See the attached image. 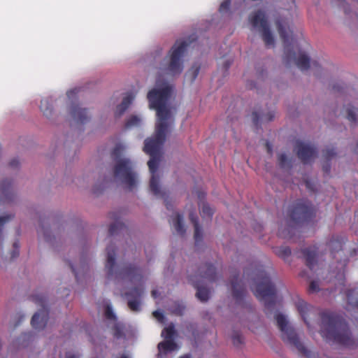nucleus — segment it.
<instances>
[{"instance_id":"nucleus-20","label":"nucleus","mask_w":358,"mask_h":358,"mask_svg":"<svg viewBox=\"0 0 358 358\" xmlns=\"http://www.w3.org/2000/svg\"><path fill=\"white\" fill-rule=\"evenodd\" d=\"M178 349V346L176 343L172 339H166L164 341H162L158 344V350L159 353H160L162 356L164 353H166L167 352L174 351Z\"/></svg>"},{"instance_id":"nucleus-10","label":"nucleus","mask_w":358,"mask_h":358,"mask_svg":"<svg viewBox=\"0 0 358 358\" xmlns=\"http://www.w3.org/2000/svg\"><path fill=\"white\" fill-rule=\"evenodd\" d=\"M315 213V209L309 201H300L290 209L289 217L293 222L299 224L311 219Z\"/></svg>"},{"instance_id":"nucleus-53","label":"nucleus","mask_w":358,"mask_h":358,"mask_svg":"<svg viewBox=\"0 0 358 358\" xmlns=\"http://www.w3.org/2000/svg\"><path fill=\"white\" fill-rule=\"evenodd\" d=\"M18 254H19L18 250H14L13 252V253H12V257H11L12 258H15V257H16L18 255Z\"/></svg>"},{"instance_id":"nucleus-60","label":"nucleus","mask_w":358,"mask_h":358,"mask_svg":"<svg viewBox=\"0 0 358 358\" xmlns=\"http://www.w3.org/2000/svg\"><path fill=\"white\" fill-rule=\"evenodd\" d=\"M13 245H14L15 248H17V245L16 243H15Z\"/></svg>"},{"instance_id":"nucleus-61","label":"nucleus","mask_w":358,"mask_h":358,"mask_svg":"<svg viewBox=\"0 0 358 358\" xmlns=\"http://www.w3.org/2000/svg\"><path fill=\"white\" fill-rule=\"evenodd\" d=\"M306 186L309 187V183L308 182H306Z\"/></svg>"},{"instance_id":"nucleus-11","label":"nucleus","mask_w":358,"mask_h":358,"mask_svg":"<svg viewBox=\"0 0 358 358\" xmlns=\"http://www.w3.org/2000/svg\"><path fill=\"white\" fill-rule=\"evenodd\" d=\"M32 300L36 303L39 304L42 309L33 315L31 321V325L35 329H43L45 327L48 319V311L45 308V299L43 296L34 295L32 296Z\"/></svg>"},{"instance_id":"nucleus-47","label":"nucleus","mask_w":358,"mask_h":358,"mask_svg":"<svg viewBox=\"0 0 358 358\" xmlns=\"http://www.w3.org/2000/svg\"><path fill=\"white\" fill-rule=\"evenodd\" d=\"M117 224L114 223V224H112L110 226V228H109V234L110 235H113L115 231H116V227H117Z\"/></svg>"},{"instance_id":"nucleus-14","label":"nucleus","mask_w":358,"mask_h":358,"mask_svg":"<svg viewBox=\"0 0 358 358\" xmlns=\"http://www.w3.org/2000/svg\"><path fill=\"white\" fill-rule=\"evenodd\" d=\"M143 293V289L141 287H134L129 292L124 294L127 299V304L131 310L138 312L141 310L140 298Z\"/></svg>"},{"instance_id":"nucleus-7","label":"nucleus","mask_w":358,"mask_h":358,"mask_svg":"<svg viewBox=\"0 0 358 358\" xmlns=\"http://www.w3.org/2000/svg\"><path fill=\"white\" fill-rule=\"evenodd\" d=\"M215 275V267L212 264H206L199 268L198 274L190 278L192 284L197 290L196 296L201 301L206 302L210 297L209 290L203 287L202 284L205 280L215 281L216 280Z\"/></svg>"},{"instance_id":"nucleus-35","label":"nucleus","mask_w":358,"mask_h":358,"mask_svg":"<svg viewBox=\"0 0 358 358\" xmlns=\"http://www.w3.org/2000/svg\"><path fill=\"white\" fill-rule=\"evenodd\" d=\"M275 252L278 256H280L282 257H288L291 254V250L288 247L283 246V247H280V248H275Z\"/></svg>"},{"instance_id":"nucleus-41","label":"nucleus","mask_w":358,"mask_h":358,"mask_svg":"<svg viewBox=\"0 0 358 358\" xmlns=\"http://www.w3.org/2000/svg\"><path fill=\"white\" fill-rule=\"evenodd\" d=\"M347 87L343 81H337L333 83L332 90H345Z\"/></svg>"},{"instance_id":"nucleus-50","label":"nucleus","mask_w":358,"mask_h":358,"mask_svg":"<svg viewBox=\"0 0 358 358\" xmlns=\"http://www.w3.org/2000/svg\"><path fill=\"white\" fill-rule=\"evenodd\" d=\"M323 171L326 173H329V171H330V166L329 164H327V165H324L323 166Z\"/></svg>"},{"instance_id":"nucleus-55","label":"nucleus","mask_w":358,"mask_h":358,"mask_svg":"<svg viewBox=\"0 0 358 358\" xmlns=\"http://www.w3.org/2000/svg\"><path fill=\"white\" fill-rule=\"evenodd\" d=\"M69 266H70V267L71 268L72 271L74 273L76 278H77V277H78V273H77V272L75 271V269H74L73 266L71 264H69Z\"/></svg>"},{"instance_id":"nucleus-58","label":"nucleus","mask_w":358,"mask_h":358,"mask_svg":"<svg viewBox=\"0 0 358 358\" xmlns=\"http://www.w3.org/2000/svg\"><path fill=\"white\" fill-rule=\"evenodd\" d=\"M120 358H129L127 355H123Z\"/></svg>"},{"instance_id":"nucleus-21","label":"nucleus","mask_w":358,"mask_h":358,"mask_svg":"<svg viewBox=\"0 0 358 358\" xmlns=\"http://www.w3.org/2000/svg\"><path fill=\"white\" fill-rule=\"evenodd\" d=\"M40 109L43 115L47 118L50 119L53 115V107L52 101L49 99H44L41 100Z\"/></svg>"},{"instance_id":"nucleus-28","label":"nucleus","mask_w":358,"mask_h":358,"mask_svg":"<svg viewBox=\"0 0 358 358\" xmlns=\"http://www.w3.org/2000/svg\"><path fill=\"white\" fill-rule=\"evenodd\" d=\"M125 149H126L125 145H124L122 143H117L115 145V147L114 148V149L112 152V155H113V158L115 159V162L118 159H123L122 157H121V156H122V153L124 152V151L125 150Z\"/></svg>"},{"instance_id":"nucleus-43","label":"nucleus","mask_w":358,"mask_h":358,"mask_svg":"<svg viewBox=\"0 0 358 358\" xmlns=\"http://www.w3.org/2000/svg\"><path fill=\"white\" fill-rule=\"evenodd\" d=\"M153 315L160 322H162L164 319L163 313L162 312H160L159 310L154 311Z\"/></svg>"},{"instance_id":"nucleus-54","label":"nucleus","mask_w":358,"mask_h":358,"mask_svg":"<svg viewBox=\"0 0 358 358\" xmlns=\"http://www.w3.org/2000/svg\"><path fill=\"white\" fill-rule=\"evenodd\" d=\"M266 147H267L268 152L269 153H271L272 151V148H271V145L269 144V143H266Z\"/></svg>"},{"instance_id":"nucleus-38","label":"nucleus","mask_w":358,"mask_h":358,"mask_svg":"<svg viewBox=\"0 0 358 358\" xmlns=\"http://www.w3.org/2000/svg\"><path fill=\"white\" fill-rule=\"evenodd\" d=\"M336 155V152L334 148H327L324 151V157L329 161Z\"/></svg>"},{"instance_id":"nucleus-5","label":"nucleus","mask_w":358,"mask_h":358,"mask_svg":"<svg viewBox=\"0 0 358 358\" xmlns=\"http://www.w3.org/2000/svg\"><path fill=\"white\" fill-rule=\"evenodd\" d=\"M113 176L115 181L121 183L129 191L134 190L138 185V174L129 158L118 159L115 162Z\"/></svg>"},{"instance_id":"nucleus-4","label":"nucleus","mask_w":358,"mask_h":358,"mask_svg":"<svg viewBox=\"0 0 358 358\" xmlns=\"http://www.w3.org/2000/svg\"><path fill=\"white\" fill-rule=\"evenodd\" d=\"M189 43L185 41H177L169 52V62L166 66L160 68L155 78V87L152 90H173L169 79L180 74L183 69L182 57Z\"/></svg>"},{"instance_id":"nucleus-40","label":"nucleus","mask_w":358,"mask_h":358,"mask_svg":"<svg viewBox=\"0 0 358 358\" xmlns=\"http://www.w3.org/2000/svg\"><path fill=\"white\" fill-rule=\"evenodd\" d=\"M320 289L318 282L317 281H312L309 285V292H317Z\"/></svg>"},{"instance_id":"nucleus-48","label":"nucleus","mask_w":358,"mask_h":358,"mask_svg":"<svg viewBox=\"0 0 358 358\" xmlns=\"http://www.w3.org/2000/svg\"><path fill=\"white\" fill-rule=\"evenodd\" d=\"M66 358H79V356L71 352H68L66 354Z\"/></svg>"},{"instance_id":"nucleus-1","label":"nucleus","mask_w":358,"mask_h":358,"mask_svg":"<svg viewBox=\"0 0 358 358\" xmlns=\"http://www.w3.org/2000/svg\"><path fill=\"white\" fill-rule=\"evenodd\" d=\"M172 92L173 91H149L148 94L150 108L156 110L157 121L154 136L145 141L143 150L150 156L148 162L152 173L150 189L158 196H162L164 194L161 191L156 172L162 157L163 145L174 122L173 110H175V107L173 106Z\"/></svg>"},{"instance_id":"nucleus-27","label":"nucleus","mask_w":358,"mask_h":358,"mask_svg":"<svg viewBox=\"0 0 358 358\" xmlns=\"http://www.w3.org/2000/svg\"><path fill=\"white\" fill-rule=\"evenodd\" d=\"M296 308L300 313L303 321L306 323L307 325H308V322L306 320V312L308 310V304L303 300L299 299L298 301L296 303Z\"/></svg>"},{"instance_id":"nucleus-22","label":"nucleus","mask_w":358,"mask_h":358,"mask_svg":"<svg viewBox=\"0 0 358 358\" xmlns=\"http://www.w3.org/2000/svg\"><path fill=\"white\" fill-rule=\"evenodd\" d=\"M189 220L194 224L195 241L199 242L202 238V230L199 224L198 217L194 212L189 213Z\"/></svg>"},{"instance_id":"nucleus-52","label":"nucleus","mask_w":358,"mask_h":358,"mask_svg":"<svg viewBox=\"0 0 358 358\" xmlns=\"http://www.w3.org/2000/svg\"><path fill=\"white\" fill-rule=\"evenodd\" d=\"M159 295V293L157 290H152V296L155 298L157 297Z\"/></svg>"},{"instance_id":"nucleus-32","label":"nucleus","mask_w":358,"mask_h":358,"mask_svg":"<svg viewBox=\"0 0 358 358\" xmlns=\"http://www.w3.org/2000/svg\"><path fill=\"white\" fill-rule=\"evenodd\" d=\"M201 214L203 217H211L213 214V210L207 203L203 202L200 206Z\"/></svg>"},{"instance_id":"nucleus-8","label":"nucleus","mask_w":358,"mask_h":358,"mask_svg":"<svg viewBox=\"0 0 358 358\" xmlns=\"http://www.w3.org/2000/svg\"><path fill=\"white\" fill-rule=\"evenodd\" d=\"M276 321L282 333V339L295 347L299 352L308 357L309 351L301 343L294 329L289 325L285 317L282 314H278L276 315Z\"/></svg>"},{"instance_id":"nucleus-63","label":"nucleus","mask_w":358,"mask_h":358,"mask_svg":"<svg viewBox=\"0 0 358 358\" xmlns=\"http://www.w3.org/2000/svg\"><path fill=\"white\" fill-rule=\"evenodd\" d=\"M357 146H358V144H357Z\"/></svg>"},{"instance_id":"nucleus-62","label":"nucleus","mask_w":358,"mask_h":358,"mask_svg":"<svg viewBox=\"0 0 358 358\" xmlns=\"http://www.w3.org/2000/svg\"><path fill=\"white\" fill-rule=\"evenodd\" d=\"M357 3H358V0H357Z\"/></svg>"},{"instance_id":"nucleus-18","label":"nucleus","mask_w":358,"mask_h":358,"mask_svg":"<svg viewBox=\"0 0 358 358\" xmlns=\"http://www.w3.org/2000/svg\"><path fill=\"white\" fill-rule=\"evenodd\" d=\"M134 99V96L131 94H127L122 99V103L117 106L115 110V116L120 117L123 115V113L127 110V108L131 104L133 100Z\"/></svg>"},{"instance_id":"nucleus-9","label":"nucleus","mask_w":358,"mask_h":358,"mask_svg":"<svg viewBox=\"0 0 358 358\" xmlns=\"http://www.w3.org/2000/svg\"><path fill=\"white\" fill-rule=\"evenodd\" d=\"M249 21L253 28L259 29L262 39L267 47L273 46L274 38L270 30L265 13L258 10L250 14Z\"/></svg>"},{"instance_id":"nucleus-6","label":"nucleus","mask_w":358,"mask_h":358,"mask_svg":"<svg viewBox=\"0 0 358 358\" xmlns=\"http://www.w3.org/2000/svg\"><path fill=\"white\" fill-rule=\"evenodd\" d=\"M251 289L257 298L264 301L266 307L271 308L274 304L275 289L263 271H259L253 279Z\"/></svg>"},{"instance_id":"nucleus-37","label":"nucleus","mask_w":358,"mask_h":358,"mask_svg":"<svg viewBox=\"0 0 358 358\" xmlns=\"http://www.w3.org/2000/svg\"><path fill=\"white\" fill-rule=\"evenodd\" d=\"M336 5L343 8V10L345 14L350 13V10L348 9L349 5L345 2V0H332Z\"/></svg>"},{"instance_id":"nucleus-26","label":"nucleus","mask_w":358,"mask_h":358,"mask_svg":"<svg viewBox=\"0 0 358 358\" xmlns=\"http://www.w3.org/2000/svg\"><path fill=\"white\" fill-rule=\"evenodd\" d=\"M278 165L280 168L285 169H290L292 166V160L287 157V156L281 153L278 155Z\"/></svg>"},{"instance_id":"nucleus-31","label":"nucleus","mask_w":358,"mask_h":358,"mask_svg":"<svg viewBox=\"0 0 358 358\" xmlns=\"http://www.w3.org/2000/svg\"><path fill=\"white\" fill-rule=\"evenodd\" d=\"M232 343L236 348H241L243 344V338L238 331H234L231 336Z\"/></svg>"},{"instance_id":"nucleus-34","label":"nucleus","mask_w":358,"mask_h":358,"mask_svg":"<svg viewBox=\"0 0 358 358\" xmlns=\"http://www.w3.org/2000/svg\"><path fill=\"white\" fill-rule=\"evenodd\" d=\"M141 123V119L136 115L131 116L127 121L125 126L126 127H131L134 126H138Z\"/></svg>"},{"instance_id":"nucleus-56","label":"nucleus","mask_w":358,"mask_h":358,"mask_svg":"<svg viewBox=\"0 0 358 358\" xmlns=\"http://www.w3.org/2000/svg\"><path fill=\"white\" fill-rule=\"evenodd\" d=\"M179 358H192V357L190 355L187 354V355H184L180 357Z\"/></svg>"},{"instance_id":"nucleus-29","label":"nucleus","mask_w":358,"mask_h":358,"mask_svg":"<svg viewBox=\"0 0 358 358\" xmlns=\"http://www.w3.org/2000/svg\"><path fill=\"white\" fill-rule=\"evenodd\" d=\"M185 309V306L179 302H174L170 307L171 312L176 315H182Z\"/></svg>"},{"instance_id":"nucleus-57","label":"nucleus","mask_w":358,"mask_h":358,"mask_svg":"<svg viewBox=\"0 0 358 358\" xmlns=\"http://www.w3.org/2000/svg\"><path fill=\"white\" fill-rule=\"evenodd\" d=\"M165 201V205H166V208H167V209H169V206H170V205H169V203L166 201V199H165V201Z\"/></svg>"},{"instance_id":"nucleus-59","label":"nucleus","mask_w":358,"mask_h":358,"mask_svg":"<svg viewBox=\"0 0 358 358\" xmlns=\"http://www.w3.org/2000/svg\"><path fill=\"white\" fill-rule=\"evenodd\" d=\"M334 243H335V242H334V241H330L329 245L331 246V245H333Z\"/></svg>"},{"instance_id":"nucleus-3","label":"nucleus","mask_w":358,"mask_h":358,"mask_svg":"<svg viewBox=\"0 0 358 358\" xmlns=\"http://www.w3.org/2000/svg\"><path fill=\"white\" fill-rule=\"evenodd\" d=\"M278 31L284 45V61L287 65H290L292 62L302 71H308L311 69L313 71H318L320 65L317 61H310V57L304 52H299L296 54L290 48L292 43V31L284 19H278L275 22Z\"/></svg>"},{"instance_id":"nucleus-36","label":"nucleus","mask_w":358,"mask_h":358,"mask_svg":"<svg viewBox=\"0 0 358 358\" xmlns=\"http://www.w3.org/2000/svg\"><path fill=\"white\" fill-rule=\"evenodd\" d=\"M348 119L352 122H357L356 109L354 107H349L347 109Z\"/></svg>"},{"instance_id":"nucleus-15","label":"nucleus","mask_w":358,"mask_h":358,"mask_svg":"<svg viewBox=\"0 0 358 358\" xmlns=\"http://www.w3.org/2000/svg\"><path fill=\"white\" fill-rule=\"evenodd\" d=\"M69 113L76 122L85 124L90 119L86 108H81L80 105L76 102H72L70 106Z\"/></svg>"},{"instance_id":"nucleus-30","label":"nucleus","mask_w":358,"mask_h":358,"mask_svg":"<svg viewBox=\"0 0 358 358\" xmlns=\"http://www.w3.org/2000/svg\"><path fill=\"white\" fill-rule=\"evenodd\" d=\"M175 334V327L173 324H169L167 327L164 328L162 332V336L166 339H172Z\"/></svg>"},{"instance_id":"nucleus-24","label":"nucleus","mask_w":358,"mask_h":358,"mask_svg":"<svg viewBox=\"0 0 358 358\" xmlns=\"http://www.w3.org/2000/svg\"><path fill=\"white\" fill-rule=\"evenodd\" d=\"M303 253L306 257V264L310 268L313 269L314 266L316 264V252L311 249H305Z\"/></svg>"},{"instance_id":"nucleus-33","label":"nucleus","mask_w":358,"mask_h":358,"mask_svg":"<svg viewBox=\"0 0 358 358\" xmlns=\"http://www.w3.org/2000/svg\"><path fill=\"white\" fill-rule=\"evenodd\" d=\"M113 335L116 338L124 337V327L120 324H115L113 327Z\"/></svg>"},{"instance_id":"nucleus-39","label":"nucleus","mask_w":358,"mask_h":358,"mask_svg":"<svg viewBox=\"0 0 358 358\" xmlns=\"http://www.w3.org/2000/svg\"><path fill=\"white\" fill-rule=\"evenodd\" d=\"M231 5L230 0H224L220 6L219 10L220 12L227 11L229 9Z\"/></svg>"},{"instance_id":"nucleus-25","label":"nucleus","mask_w":358,"mask_h":358,"mask_svg":"<svg viewBox=\"0 0 358 358\" xmlns=\"http://www.w3.org/2000/svg\"><path fill=\"white\" fill-rule=\"evenodd\" d=\"M200 71V65L194 64L192 67L186 72L185 78L191 83H193L199 75Z\"/></svg>"},{"instance_id":"nucleus-45","label":"nucleus","mask_w":358,"mask_h":358,"mask_svg":"<svg viewBox=\"0 0 358 358\" xmlns=\"http://www.w3.org/2000/svg\"><path fill=\"white\" fill-rule=\"evenodd\" d=\"M231 63L232 62L230 60L224 61V62L223 63V66H222V69H223L224 72H227L228 71V69H229V67L231 65Z\"/></svg>"},{"instance_id":"nucleus-16","label":"nucleus","mask_w":358,"mask_h":358,"mask_svg":"<svg viewBox=\"0 0 358 358\" xmlns=\"http://www.w3.org/2000/svg\"><path fill=\"white\" fill-rule=\"evenodd\" d=\"M119 275L122 278H128L131 280H142L141 269L136 264H127L120 271Z\"/></svg>"},{"instance_id":"nucleus-17","label":"nucleus","mask_w":358,"mask_h":358,"mask_svg":"<svg viewBox=\"0 0 358 358\" xmlns=\"http://www.w3.org/2000/svg\"><path fill=\"white\" fill-rule=\"evenodd\" d=\"M107 260L106 268L107 269L108 274L112 275L113 274V268L115 266V250L114 246L110 245L106 248Z\"/></svg>"},{"instance_id":"nucleus-13","label":"nucleus","mask_w":358,"mask_h":358,"mask_svg":"<svg viewBox=\"0 0 358 358\" xmlns=\"http://www.w3.org/2000/svg\"><path fill=\"white\" fill-rule=\"evenodd\" d=\"M231 289L232 296L238 304H242L246 296L245 288L237 275H234L231 280Z\"/></svg>"},{"instance_id":"nucleus-2","label":"nucleus","mask_w":358,"mask_h":358,"mask_svg":"<svg viewBox=\"0 0 358 358\" xmlns=\"http://www.w3.org/2000/svg\"><path fill=\"white\" fill-rule=\"evenodd\" d=\"M321 320L320 334L327 342L347 347L355 345V340L343 319L330 313H322Z\"/></svg>"},{"instance_id":"nucleus-46","label":"nucleus","mask_w":358,"mask_h":358,"mask_svg":"<svg viewBox=\"0 0 358 358\" xmlns=\"http://www.w3.org/2000/svg\"><path fill=\"white\" fill-rule=\"evenodd\" d=\"M19 164L20 163L17 159H13L10 162L9 165L10 167L17 168L19 166Z\"/></svg>"},{"instance_id":"nucleus-23","label":"nucleus","mask_w":358,"mask_h":358,"mask_svg":"<svg viewBox=\"0 0 358 358\" xmlns=\"http://www.w3.org/2000/svg\"><path fill=\"white\" fill-rule=\"evenodd\" d=\"M252 116L254 123L256 125H258L260 119L262 121L265 122L272 121L274 118L275 113L273 111H269L266 114L260 115L259 113L255 111L252 113Z\"/></svg>"},{"instance_id":"nucleus-42","label":"nucleus","mask_w":358,"mask_h":358,"mask_svg":"<svg viewBox=\"0 0 358 358\" xmlns=\"http://www.w3.org/2000/svg\"><path fill=\"white\" fill-rule=\"evenodd\" d=\"M10 185V182L8 181H5L2 183L1 185V193L6 196V194L8 193V187Z\"/></svg>"},{"instance_id":"nucleus-49","label":"nucleus","mask_w":358,"mask_h":358,"mask_svg":"<svg viewBox=\"0 0 358 358\" xmlns=\"http://www.w3.org/2000/svg\"><path fill=\"white\" fill-rule=\"evenodd\" d=\"M106 315L108 318H112V317L113 316L111 310L109 308H107L106 311Z\"/></svg>"},{"instance_id":"nucleus-12","label":"nucleus","mask_w":358,"mask_h":358,"mask_svg":"<svg viewBox=\"0 0 358 358\" xmlns=\"http://www.w3.org/2000/svg\"><path fill=\"white\" fill-rule=\"evenodd\" d=\"M296 146L297 155L303 163L308 164L316 157V150L310 144L298 142Z\"/></svg>"},{"instance_id":"nucleus-51","label":"nucleus","mask_w":358,"mask_h":358,"mask_svg":"<svg viewBox=\"0 0 358 358\" xmlns=\"http://www.w3.org/2000/svg\"><path fill=\"white\" fill-rule=\"evenodd\" d=\"M67 95L69 98H74L75 96H76V93H75V91H69L68 93H67Z\"/></svg>"},{"instance_id":"nucleus-44","label":"nucleus","mask_w":358,"mask_h":358,"mask_svg":"<svg viewBox=\"0 0 358 358\" xmlns=\"http://www.w3.org/2000/svg\"><path fill=\"white\" fill-rule=\"evenodd\" d=\"M11 219V216L6 215V216H2L0 217V231H1V229L4 224L7 222L8 220Z\"/></svg>"},{"instance_id":"nucleus-19","label":"nucleus","mask_w":358,"mask_h":358,"mask_svg":"<svg viewBox=\"0 0 358 358\" xmlns=\"http://www.w3.org/2000/svg\"><path fill=\"white\" fill-rule=\"evenodd\" d=\"M172 222L176 232L181 236L184 235L186 229L183 223V216L178 213H174L172 217Z\"/></svg>"}]
</instances>
